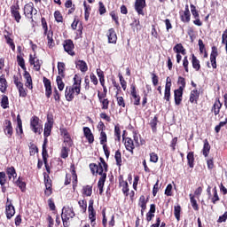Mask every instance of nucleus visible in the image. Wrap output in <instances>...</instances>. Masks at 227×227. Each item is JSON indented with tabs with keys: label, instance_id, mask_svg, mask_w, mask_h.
Segmentation results:
<instances>
[{
	"label": "nucleus",
	"instance_id": "nucleus-1",
	"mask_svg": "<svg viewBox=\"0 0 227 227\" xmlns=\"http://www.w3.org/2000/svg\"><path fill=\"white\" fill-rule=\"evenodd\" d=\"M99 161L100 162L98 165L96 163H90L89 165V168L93 176H100L98 182V188L99 191V195H102L104 192L105 183L107 177L108 164L103 158H99Z\"/></svg>",
	"mask_w": 227,
	"mask_h": 227
},
{
	"label": "nucleus",
	"instance_id": "nucleus-2",
	"mask_svg": "<svg viewBox=\"0 0 227 227\" xmlns=\"http://www.w3.org/2000/svg\"><path fill=\"white\" fill-rule=\"evenodd\" d=\"M30 129H32V132L35 134L41 135L43 131V121L37 117V115H34L30 119Z\"/></svg>",
	"mask_w": 227,
	"mask_h": 227
},
{
	"label": "nucleus",
	"instance_id": "nucleus-3",
	"mask_svg": "<svg viewBox=\"0 0 227 227\" xmlns=\"http://www.w3.org/2000/svg\"><path fill=\"white\" fill-rule=\"evenodd\" d=\"M62 223L64 224V227H69L70 224L69 220L74 218L75 216V213L74 211L73 207H67L64 208L62 210Z\"/></svg>",
	"mask_w": 227,
	"mask_h": 227
},
{
	"label": "nucleus",
	"instance_id": "nucleus-4",
	"mask_svg": "<svg viewBox=\"0 0 227 227\" xmlns=\"http://www.w3.org/2000/svg\"><path fill=\"white\" fill-rule=\"evenodd\" d=\"M37 12L38 11L36 8H35V4L33 2L27 3L25 4V7H23V14L28 20H32V21H34L33 15H36Z\"/></svg>",
	"mask_w": 227,
	"mask_h": 227
},
{
	"label": "nucleus",
	"instance_id": "nucleus-5",
	"mask_svg": "<svg viewBox=\"0 0 227 227\" xmlns=\"http://www.w3.org/2000/svg\"><path fill=\"white\" fill-rule=\"evenodd\" d=\"M97 212L94 209V200H89V206H88V217L90 221L91 227L96 226V219H97Z\"/></svg>",
	"mask_w": 227,
	"mask_h": 227
},
{
	"label": "nucleus",
	"instance_id": "nucleus-6",
	"mask_svg": "<svg viewBox=\"0 0 227 227\" xmlns=\"http://www.w3.org/2000/svg\"><path fill=\"white\" fill-rule=\"evenodd\" d=\"M107 135L106 131H100L99 133V144L103 145V151L106 159L110 157V151L107 147Z\"/></svg>",
	"mask_w": 227,
	"mask_h": 227
},
{
	"label": "nucleus",
	"instance_id": "nucleus-7",
	"mask_svg": "<svg viewBox=\"0 0 227 227\" xmlns=\"http://www.w3.org/2000/svg\"><path fill=\"white\" fill-rule=\"evenodd\" d=\"M2 129H4V134L7 136V137L12 138L13 136V126L12 121L10 119H5L2 124Z\"/></svg>",
	"mask_w": 227,
	"mask_h": 227
},
{
	"label": "nucleus",
	"instance_id": "nucleus-8",
	"mask_svg": "<svg viewBox=\"0 0 227 227\" xmlns=\"http://www.w3.org/2000/svg\"><path fill=\"white\" fill-rule=\"evenodd\" d=\"M62 45H64V51L67 52V54H69L72 57L75 56V51H74L75 46L72 39L64 40Z\"/></svg>",
	"mask_w": 227,
	"mask_h": 227
},
{
	"label": "nucleus",
	"instance_id": "nucleus-9",
	"mask_svg": "<svg viewBox=\"0 0 227 227\" xmlns=\"http://www.w3.org/2000/svg\"><path fill=\"white\" fill-rule=\"evenodd\" d=\"M130 96L133 98V106H140V102H141V97L139 96V94H137V85H135V83H131L130 87Z\"/></svg>",
	"mask_w": 227,
	"mask_h": 227
},
{
	"label": "nucleus",
	"instance_id": "nucleus-10",
	"mask_svg": "<svg viewBox=\"0 0 227 227\" xmlns=\"http://www.w3.org/2000/svg\"><path fill=\"white\" fill-rule=\"evenodd\" d=\"M28 63H30V66H34V68L35 71L39 72L41 70L42 65L43 64V61L37 57H35V54H30L28 57Z\"/></svg>",
	"mask_w": 227,
	"mask_h": 227
},
{
	"label": "nucleus",
	"instance_id": "nucleus-11",
	"mask_svg": "<svg viewBox=\"0 0 227 227\" xmlns=\"http://www.w3.org/2000/svg\"><path fill=\"white\" fill-rule=\"evenodd\" d=\"M20 10V6L18 3L16 4L11 5V16L14 18V20H16V23H20V20L22 19Z\"/></svg>",
	"mask_w": 227,
	"mask_h": 227
},
{
	"label": "nucleus",
	"instance_id": "nucleus-12",
	"mask_svg": "<svg viewBox=\"0 0 227 227\" xmlns=\"http://www.w3.org/2000/svg\"><path fill=\"white\" fill-rule=\"evenodd\" d=\"M15 207L12 200L7 198V202L5 203V216H7V219L11 220L15 215Z\"/></svg>",
	"mask_w": 227,
	"mask_h": 227
},
{
	"label": "nucleus",
	"instance_id": "nucleus-13",
	"mask_svg": "<svg viewBox=\"0 0 227 227\" xmlns=\"http://www.w3.org/2000/svg\"><path fill=\"white\" fill-rule=\"evenodd\" d=\"M146 7V0H135L134 9L138 15L145 16L144 9Z\"/></svg>",
	"mask_w": 227,
	"mask_h": 227
},
{
	"label": "nucleus",
	"instance_id": "nucleus-14",
	"mask_svg": "<svg viewBox=\"0 0 227 227\" xmlns=\"http://www.w3.org/2000/svg\"><path fill=\"white\" fill-rule=\"evenodd\" d=\"M70 87L74 90L76 96L81 93L82 78L81 76H79V74H74V77L73 78V85H71Z\"/></svg>",
	"mask_w": 227,
	"mask_h": 227
},
{
	"label": "nucleus",
	"instance_id": "nucleus-15",
	"mask_svg": "<svg viewBox=\"0 0 227 227\" xmlns=\"http://www.w3.org/2000/svg\"><path fill=\"white\" fill-rule=\"evenodd\" d=\"M122 140L124 141V146L125 149L130 153L131 155H134V150H135V144H134V140H132V138H130L129 137H124V135H122Z\"/></svg>",
	"mask_w": 227,
	"mask_h": 227
},
{
	"label": "nucleus",
	"instance_id": "nucleus-16",
	"mask_svg": "<svg viewBox=\"0 0 227 227\" xmlns=\"http://www.w3.org/2000/svg\"><path fill=\"white\" fill-rule=\"evenodd\" d=\"M44 175V186L46 187V190H44V195L46 197H50L52 194V181L49 175Z\"/></svg>",
	"mask_w": 227,
	"mask_h": 227
},
{
	"label": "nucleus",
	"instance_id": "nucleus-17",
	"mask_svg": "<svg viewBox=\"0 0 227 227\" xmlns=\"http://www.w3.org/2000/svg\"><path fill=\"white\" fill-rule=\"evenodd\" d=\"M217 57H218V49L216 46H212L209 59H210V63L213 69L217 68V61H216Z\"/></svg>",
	"mask_w": 227,
	"mask_h": 227
},
{
	"label": "nucleus",
	"instance_id": "nucleus-18",
	"mask_svg": "<svg viewBox=\"0 0 227 227\" xmlns=\"http://www.w3.org/2000/svg\"><path fill=\"white\" fill-rule=\"evenodd\" d=\"M108 43L116 44L118 36L114 27H111L106 32Z\"/></svg>",
	"mask_w": 227,
	"mask_h": 227
},
{
	"label": "nucleus",
	"instance_id": "nucleus-19",
	"mask_svg": "<svg viewBox=\"0 0 227 227\" xmlns=\"http://www.w3.org/2000/svg\"><path fill=\"white\" fill-rule=\"evenodd\" d=\"M43 83H44L45 95L46 98H50L52 95V85L51 80L46 78V76L43 77Z\"/></svg>",
	"mask_w": 227,
	"mask_h": 227
},
{
	"label": "nucleus",
	"instance_id": "nucleus-20",
	"mask_svg": "<svg viewBox=\"0 0 227 227\" xmlns=\"http://www.w3.org/2000/svg\"><path fill=\"white\" fill-rule=\"evenodd\" d=\"M44 36H46V39L48 40V48L53 49L56 45L54 41V31L52 29H49L48 31L43 32Z\"/></svg>",
	"mask_w": 227,
	"mask_h": 227
},
{
	"label": "nucleus",
	"instance_id": "nucleus-21",
	"mask_svg": "<svg viewBox=\"0 0 227 227\" xmlns=\"http://www.w3.org/2000/svg\"><path fill=\"white\" fill-rule=\"evenodd\" d=\"M223 107V103H221L219 98L215 99L213 106H211V113L214 114L215 116H218L221 113V109Z\"/></svg>",
	"mask_w": 227,
	"mask_h": 227
},
{
	"label": "nucleus",
	"instance_id": "nucleus-22",
	"mask_svg": "<svg viewBox=\"0 0 227 227\" xmlns=\"http://www.w3.org/2000/svg\"><path fill=\"white\" fill-rule=\"evenodd\" d=\"M184 91V90L182 89H176L174 90V101L176 106H180L182 104Z\"/></svg>",
	"mask_w": 227,
	"mask_h": 227
},
{
	"label": "nucleus",
	"instance_id": "nucleus-23",
	"mask_svg": "<svg viewBox=\"0 0 227 227\" xmlns=\"http://www.w3.org/2000/svg\"><path fill=\"white\" fill-rule=\"evenodd\" d=\"M60 134L64 136V144H67V146L72 147L74 142L67 129V128H60Z\"/></svg>",
	"mask_w": 227,
	"mask_h": 227
},
{
	"label": "nucleus",
	"instance_id": "nucleus-24",
	"mask_svg": "<svg viewBox=\"0 0 227 227\" xmlns=\"http://www.w3.org/2000/svg\"><path fill=\"white\" fill-rule=\"evenodd\" d=\"M82 131H83V136L88 141V143L90 145L93 144L95 141V138L90 128H88L87 126H85L84 128H82Z\"/></svg>",
	"mask_w": 227,
	"mask_h": 227
},
{
	"label": "nucleus",
	"instance_id": "nucleus-25",
	"mask_svg": "<svg viewBox=\"0 0 227 227\" xmlns=\"http://www.w3.org/2000/svg\"><path fill=\"white\" fill-rule=\"evenodd\" d=\"M200 96V90H198V89H193V90H191L190 92L189 102L191 104H198Z\"/></svg>",
	"mask_w": 227,
	"mask_h": 227
},
{
	"label": "nucleus",
	"instance_id": "nucleus-26",
	"mask_svg": "<svg viewBox=\"0 0 227 227\" xmlns=\"http://www.w3.org/2000/svg\"><path fill=\"white\" fill-rule=\"evenodd\" d=\"M75 68L80 70L82 73H86L88 71V65L85 60L78 59L75 61Z\"/></svg>",
	"mask_w": 227,
	"mask_h": 227
},
{
	"label": "nucleus",
	"instance_id": "nucleus-27",
	"mask_svg": "<svg viewBox=\"0 0 227 227\" xmlns=\"http://www.w3.org/2000/svg\"><path fill=\"white\" fill-rule=\"evenodd\" d=\"M7 34L4 35V37L5 38V43H7V44L9 45V47H11V50H12V51H15L16 49V45L15 43L13 41V38H12V34L9 31H6Z\"/></svg>",
	"mask_w": 227,
	"mask_h": 227
},
{
	"label": "nucleus",
	"instance_id": "nucleus-28",
	"mask_svg": "<svg viewBox=\"0 0 227 227\" xmlns=\"http://www.w3.org/2000/svg\"><path fill=\"white\" fill-rule=\"evenodd\" d=\"M75 90L69 87H66V100L72 102L74 99Z\"/></svg>",
	"mask_w": 227,
	"mask_h": 227
},
{
	"label": "nucleus",
	"instance_id": "nucleus-29",
	"mask_svg": "<svg viewBox=\"0 0 227 227\" xmlns=\"http://www.w3.org/2000/svg\"><path fill=\"white\" fill-rule=\"evenodd\" d=\"M203 147H202V155L204 157H208L209 156V153H210V150H211V145L207 140V138H205L204 142H203Z\"/></svg>",
	"mask_w": 227,
	"mask_h": 227
},
{
	"label": "nucleus",
	"instance_id": "nucleus-30",
	"mask_svg": "<svg viewBox=\"0 0 227 227\" xmlns=\"http://www.w3.org/2000/svg\"><path fill=\"white\" fill-rule=\"evenodd\" d=\"M173 51L176 54H181L183 56L186 55V49L184 47L182 43L175 44L173 47Z\"/></svg>",
	"mask_w": 227,
	"mask_h": 227
},
{
	"label": "nucleus",
	"instance_id": "nucleus-31",
	"mask_svg": "<svg viewBox=\"0 0 227 227\" xmlns=\"http://www.w3.org/2000/svg\"><path fill=\"white\" fill-rule=\"evenodd\" d=\"M148 200H145L144 195H141L138 200V206L141 207V215H144L145 211L147 208Z\"/></svg>",
	"mask_w": 227,
	"mask_h": 227
},
{
	"label": "nucleus",
	"instance_id": "nucleus-32",
	"mask_svg": "<svg viewBox=\"0 0 227 227\" xmlns=\"http://www.w3.org/2000/svg\"><path fill=\"white\" fill-rule=\"evenodd\" d=\"M192 66L195 71H200L201 69L200 60L194 53L192 54Z\"/></svg>",
	"mask_w": 227,
	"mask_h": 227
},
{
	"label": "nucleus",
	"instance_id": "nucleus-33",
	"mask_svg": "<svg viewBox=\"0 0 227 227\" xmlns=\"http://www.w3.org/2000/svg\"><path fill=\"white\" fill-rule=\"evenodd\" d=\"M186 160H187L188 167L190 168H194V162H195L194 152L193 151H190L189 153H187Z\"/></svg>",
	"mask_w": 227,
	"mask_h": 227
},
{
	"label": "nucleus",
	"instance_id": "nucleus-34",
	"mask_svg": "<svg viewBox=\"0 0 227 227\" xmlns=\"http://www.w3.org/2000/svg\"><path fill=\"white\" fill-rule=\"evenodd\" d=\"M8 88V82L4 74L0 76V92L5 93Z\"/></svg>",
	"mask_w": 227,
	"mask_h": 227
},
{
	"label": "nucleus",
	"instance_id": "nucleus-35",
	"mask_svg": "<svg viewBox=\"0 0 227 227\" xmlns=\"http://www.w3.org/2000/svg\"><path fill=\"white\" fill-rule=\"evenodd\" d=\"M158 123H159V117H158V115H154V117L153 119H151V121L149 122V126H150L153 133L157 132Z\"/></svg>",
	"mask_w": 227,
	"mask_h": 227
},
{
	"label": "nucleus",
	"instance_id": "nucleus-36",
	"mask_svg": "<svg viewBox=\"0 0 227 227\" xmlns=\"http://www.w3.org/2000/svg\"><path fill=\"white\" fill-rule=\"evenodd\" d=\"M5 174H7L9 180H12V178L15 180L17 178V172L14 167L7 168Z\"/></svg>",
	"mask_w": 227,
	"mask_h": 227
},
{
	"label": "nucleus",
	"instance_id": "nucleus-37",
	"mask_svg": "<svg viewBox=\"0 0 227 227\" xmlns=\"http://www.w3.org/2000/svg\"><path fill=\"white\" fill-rule=\"evenodd\" d=\"M191 17H192L191 12H180V20H181L183 23H190V21H191Z\"/></svg>",
	"mask_w": 227,
	"mask_h": 227
},
{
	"label": "nucleus",
	"instance_id": "nucleus-38",
	"mask_svg": "<svg viewBox=\"0 0 227 227\" xmlns=\"http://www.w3.org/2000/svg\"><path fill=\"white\" fill-rule=\"evenodd\" d=\"M65 145H62V149L60 151V157L62 159H67L68 158L70 148L68 144H64Z\"/></svg>",
	"mask_w": 227,
	"mask_h": 227
},
{
	"label": "nucleus",
	"instance_id": "nucleus-39",
	"mask_svg": "<svg viewBox=\"0 0 227 227\" xmlns=\"http://www.w3.org/2000/svg\"><path fill=\"white\" fill-rule=\"evenodd\" d=\"M92 190H93L92 185L82 186V194L85 197H91Z\"/></svg>",
	"mask_w": 227,
	"mask_h": 227
},
{
	"label": "nucleus",
	"instance_id": "nucleus-40",
	"mask_svg": "<svg viewBox=\"0 0 227 227\" xmlns=\"http://www.w3.org/2000/svg\"><path fill=\"white\" fill-rule=\"evenodd\" d=\"M114 160L117 167H121L122 165V158H121V153L120 149H117L114 153Z\"/></svg>",
	"mask_w": 227,
	"mask_h": 227
},
{
	"label": "nucleus",
	"instance_id": "nucleus-41",
	"mask_svg": "<svg viewBox=\"0 0 227 227\" xmlns=\"http://www.w3.org/2000/svg\"><path fill=\"white\" fill-rule=\"evenodd\" d=\"M57 68L59 69V76L65 78L66 64L64 62H59V64L57 65Z\"/></svg>",
	"mask_w": 227,
	"mask_h": 227
},
{
	"label": "nucleus",
	"instance_id": "nucleus-42",
	"mask_svg": "<svg viewBox=\"0 0 227 227\" xmlns=\"http://www.w3.org/2000/svg\"><path fill=\"white\" fill-rule=\"evenodd\" d=\"M83 8H84V20L85 21H88L90 15V12H91V7L90 4H87L86 1H84Z\"/></svg>",
	"mask_w": 227,
	"mask_h": 227
},
{
	"label": "nucleus",
	"instance_id": "nucleus-43",
	"mask_svg": "<svg viewBox=\"0 0 227 227\" xmlns=\"http://www.w3.org/2000/svg\"><path fill=\"white\" fill-rule=\"evenodd\" d=\"M189 198H190V203L192 205V209L194 211H199L200 207H199L198 202L195 199V196L193 194H189Z\"/></svg>",
	"mask_w": 227,
	"mask_h": 227
},
{
	"label": "nucleus",
	"instance_id": "nucleus-44",
	"mask_svg": "<svg viewBox=\"0 0 227 227\" xmlns=\"http://www.w3.org/2000/svg\"><path fill=\"white\" fill-rule=\"evenodd\" d=\"M9 105L8 96H2V99H0V106H2L3 109H8L10 107Z\"/></svg>",
	"mask_w": 227,
	"mask_h": 227
},
{
	"label": "nucleus",
	"instance_id": "nucleus-45",
	"mask_svg": "<svg viewBox=\"0 0 227 227\" xmlns=\"http://www.w3.org/2000/svg\"><path fill=\"white\" fill-rule=\"evenodd\" d=\"M181 213H182V207L181 206L177 205L174 207V216L177 222H180L181 220Z\"/></svg>",
	"mask_w": 227,
	"mask_h": 227
},
{
	"label": "nucleus",
	"instance_id": "nucleus-46",
	"mask_svg": "<svg viewBox=\"0 0 227 227\" xmlns=\"http://www.w3.org/2000/svg\"><path fill=\"white\" fill-rule=\"evenodd\" d=\"M16 61L18 62V66L23 69V71H26L27 67H26V62L24 58L21 55H17L16 56Z\"/></svg>",
	"mask_w": 227,
	"mask_h": 227
},
{
	"label": "nucleus",
	"instance_id": "nucleus-47",
	"mask_svg": "<svg viewBox=\"0 0 227 227\" xmlns=\"http://www.w3.org/2000/svg\"><path fill=\"white\" fill-rule=\"evenodd\" d=\"M121 128L119 126V124H117L116 126H114V140L115 141H121Z\"/></svg>",
	"mask_w": 227,
	"mask_h": 227
},
{
	"label": "nucleus",
	"instance_id": "nucleus-48",
	"mask_svg": "<svg viewBox=\"0 0 227 227\" xmlns=\"http://www.w3.org/2000/svg\"><path fill=\"white\" fill-rule=\"evenodd\" d=\"M16 88L18 89L20 98H26L27 97V89H24V83Z\"/></svg>",
	"mask_w": 227,
	"mask_h": 227
},
{
	"label": "nucleus",
	"instance_id": "nucleus-49",
	"mask_svg": "<svg viewBox=\"0 0 227 227\" xmlns=\"http://www.w3.org/2000/svg\"><path fill=\"white\" fill-rule=\"evenodd\" d=\"M213 197L210 198L211 202L215 205L217 201H220V197L218 195V191H217V187H214L213 190Z\"/></svg>",
	"mask_w": 227,
	"mask_h": 227
},
{
	"label": "nucleus",
	"instance_id": "nucleus-50",
	"mask_svg": "<svg viewBox=\"0 0 227 227\" xmlns=\"http://www.w3.org/2000/svg\"><path fill=\"white\" fill-rule=\"evenodd\" d=\"M16 186L20 187V190H21L22 192H25L27 190V184L22 181V178L20 177L16 181Z\"/></svg>",
	"mask_w": 227,
	"mask_h": 227
},
{
	"label": "nucleus",
	"instance_id": "nucleus-51",
	"mask_svg": "<svg viewBox=\"0 0 227 227\" xmlns=\"http://www.w3.org/2000/svg\"><path fill=\"white\" fill-rule=\"evenodd\" d=\"M53 17H55V21H57V23H63L64 18L59 10H57L55 12H53Z\"/></svg>",
	"mask_w": 227,
	"mask_h": 227
},
{
	"label": "nucleus",
	"instance_id": "nucleus-52",
	"mask_svg": "<svg viewBox=\"0 0 227 227\" xmlns=\"http://www.w3.org/2000/svg\"><path fill=\"white\" fill-rule=\"evenodd\" d=\"M140 26V20L139 19H133V21L130 23V27L132 28L133 31H138L139 28L138 27Z\"/></svg>",
	"mask_w": 227,
	"mask_h": 227
},
{
	"label": "nucleus",
	"instance_id": "nucleus-53",
	"mask_svg": "<svg viewBox=\"0 0 227 227\" xmlns=\"http://www.w3.org/2000/svg\"><path fill=\"white\" fill-rule=\"evenodd\" d=\"M118 78H119V82H120V84L121 86V89L123 90V91H126V90H127V82L123 78V76L121 73L118 74Z\"/></svg>",
	"mask_w": 227,
	"mask_h": 227
},
{
	"label": "nucleus",
	"instance_id": "nucleus-54",
	"mask_svg": "<svg viewBox=\"0 0 227 227\" xmlns=\"http://www.w3.org/2000/svg\"><path fill=\"white\" fill-rule=\"evenodd\" d=\"M57 87L59 88V90L63 91L65 89V83L63 82L62 76H57Z\"/></svg>",
	"mask_w": 227,
	"mask_h": 227
},
{
	"label": "nucleus",
	"instance_id": "nucleus-55",
	"mask_svg": "<svg viewBox=\"0 0 227 227\" xmlns=\"http://www.w3.org/2000/svg\"><path fill=\"white\" fill-rule=\"evenodd\" d=\"M117 106L122 108L126 107V102L122 96H116Z\"/></svg>",
	"mask_w": 227,
	"mask_h": 227
},
{
	"label": "nucleus",
	"instance_id": "nucleus-56",
	"mask_svg": "<svg viewBox=\"0 0 227 227\" xmlns=\"http://www.w3.org/2000/svg\"><path fill=\"white\" fill-rule=\"evenodd\" d=\"M177 84L180 85L178 87L179 90H184L186 88L185 78H183V76H178Z\"/></svg>",
	"mask_w": 227,
	"mask_h": 227
},
{
	"label": "nucleus",
	"instance_id": "nucleus-57",
	"mask_svg": "<svg viewBox=\"0 0 227 227\" xmlns=\"http://www.w3.org/2000/svg\"><path fill=\"white\" fill-rule=\"evenodd\" d=\"M98 102L101 105V109L102 110H108L109 109L110 101H109L108 98L106 99H101Z\"/></svg>",
	"mask_w": 227,
	"mask_h": 227
},
{
	"label": "nucleus",
	"instance_id": "nucleus-58",
	"mask_svg": "<svg viewBox=\"0 0 227 227\" xmlns=\"http://www.w3.org/2000/svg\"><path fill=\"white\" fill-rule=\"evenodd\" d=\"M177 143H178V137H174V138H172V140L170 141V144H169L171 152H176Z\"/></svg>",
	"mask_w": 227,
	"mask_h": 227
},
{
	"label": "nucleus",
	"instance_id": "nucleus-59",
	"mask_svg": "<svg viewBox=\"0 0 227 227\" xmlns=\"http://www.w3.org/2000/svg\"><path fill=\"white\" fill-rule=\"evenodd\" d=\"M191 13L193 18H200L199 11L197 10L196 6L193 4H190Z\"/></svg>",
	"mask_w": 227,
	"mask_h": 227
},
{
	"label": "nucleus",
	"instance_id": "nucleus-60",
	"mask_svg": "<svg viewBox=\"0 0 227 227\" xmlns=\"http://www.w3.org/2000/svg\"><path fill=\"white\" fill-rule=\"evenodd\" d=\"M52 127L50 124H44V137H49L51 136Z\"/></svg>",
	"mask_w": 227,
	"mask_h": 227
},
{
	"label": "nucleus",
	"instance_id": "nucleus-61",
	"mask_svg": "<svg viewBox=\"0 0 227 227\" xmlns=\"http://www.w3.org/2000/svg\"><path fill=\"white\" fill-rule=\"evenodd\" d=\"M98 12L99 15H104L106 13V8L102 1L98 2Z\"/></svg>",
	"mask_w": 227,
	"mask_h": 227
},
{
	"label": "nucleus",
	"instance_id": "nucleus-62",
	"mask_svg": "<svg viewBox=\"0 0 227 227\" xmlns=\"http://www.w3.org/2000/svg\"><path fill=\"white\" fill-rule=\"evenodd\" d=\"M153 86L156 87L159 85V76L154 72L151 73Z\"/></svg>",
	"mask_w": 227,
	"mask_h": 227
},
{
	"label": "nucleus",
	"instance_id": "nucleus-63",
	"mask_svg": "<svg viewBox=\"0 0 227 227\" xmlns=\"http://www.w3.org/2000/svg\"><path fill=\"white\" fill-rule=\"evenodd\" d=\"M6 181V174L4 172H0V185H5Z\"/></svg>",
	"mask_w": 227,
	"mask_h": 227
},
{
	"label": "nucleus",
	"instance_id": "nucleus-64",
	"mask_svg": "<svg viewBox=\"0 0 227 227\" xmlns=\"http://www.w3.org/2000/svg\"><path fill=\"white\" fill-rule=\"evenodd\" d=\"M38 153V147L32 142L30 143V155L35 154Z\"/></svg>",
	"mask_w": 227,
	"mask_h": 227
}]
</instances>
